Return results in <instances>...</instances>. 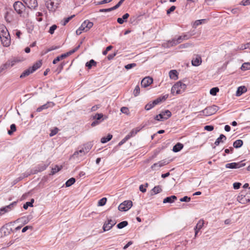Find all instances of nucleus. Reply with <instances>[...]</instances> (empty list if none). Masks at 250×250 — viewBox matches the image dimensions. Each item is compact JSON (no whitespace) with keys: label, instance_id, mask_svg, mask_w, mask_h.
<instances>
[{"label":"nucleus","instance_id":"1","mask_svg":"<svg viewBox=\"0 0 250 250\" xmlns=\"http://www.w3.org/2000/svg\"><path fill=\"white\" fill-rule=\"evenodd\" d=\"M13 8L16 12L21 17L27 18L29 15V9L20 1H17L13 4Z\"/></svg>","mask_w":250,"mask_h":250},{"label":"nucleus","instance_id":"2","mask_svg":"<svg viewBox=\"0 0 250 250\" xmlns=\"http://www.w3.org/2000/svg\"><path fill=\"white\" fill-rule=\"evenodd\" d=\"M187 88V85L181 82H177L171 88V93L174 95L175 94H180L185 91Z\"/></svg>","mask_w":250,"mask_h":250},{"label":"nucleus","instance_id":"3","mask_svg":"<svg viewBox=\"0 0 250 250\" xmlns=\"http://www.w3.org/2000/svg\"><path fill=\"white\" fill-rule=\"evenodd\" d=\"M4 19L7 23H12L16 21L17 16L12 9H8L5 13Z\"/></svg>","mask_w":250,"mask_h":250},{"label":"nucleus","instance_id":"4","mask_svg":"<svg viewBox=\"0 0 250 250\" xmlns=\"http://www.w3.org/2000/svg\"><path fill=\"white\" fill-rule=\"evenodd\" d=\"M61 0H45V5L50 11H55L58 8Z\"/></svg>","mask_w":250,"mask_h":250},{"label":"nucleus","instance_id":"5","mask_svg":"<svg viewBox=\"0 0 250 250\" xmlns=\"http://www.w3.org/2000/svg\"><path fill=\"white\" fill-rule=\"evenodd\" d=\"M219 109V107L215 105L208 106L204 110L200 111V114L202 113L206 116H208L215 114Z\"/></svg>","mask_w":250,"mask_h":250},{"label":"nucleus","instance_id":"6","mask_svg":"<svg viewBox=\"0 0 250 250\" xmlns=\"http://www.w3.org/2000/svg\"><path fill=\"white\" fill-rule=\"evenodd\" d=\"M171 116V113L169 110L162 111L159 114L156 115L154 119L157 121H164L167 120Z\"/></svg>","mask_w":250,"mask_h":250},{"label":"nucleus","instance_id":"7","mask_svg":"<svg viewBox=\"0 0 250 250\" xmlns=\"http://www.w3.org/2000/svg\"><path fill=\"white\" fill-rule=\"evenodd\" d=\"M132 206V202L130 200L123 202L118 207V209L121 211H126L129 210Z\"/></svg>","mask_w":250,"mask_h":250},{"label":"nucleus","instance_id":"8","mask_svg":"<svg viewBox=\"0 0 250 250\" xmlns=\"http://www.w3.org/2000/svg\"><path fill=\"white\" fill-rule=\"evenodd\" d=\"M49 164L42 163L39 164L31 170V174H37L46 169Z\"/></svg>","mask_w":250,"mask_h":250},{"label":"nucleus","instance_id":"9","mask_svg":"<svg viewBox=\"0 0 250 250\" xmlns=\"http://www.w3.org/2000/svg\"><path fill=\"white\" fill-rule=\"evenodd\" d=\"M245 165V163H243V161H241L239 163H228L226 164L225 167L227 168H239L244 167Z\"/></svg>","mask_w":250,"mask_h":250},{"label":"nucleus","instance_id":"10","mask_svg":"<svg viewBox=\"0 0 250 250\" xmlns=\"http://www.w3.org/2000/svg\"><path fill=\"white\" fill-rule=\"evenodd\" d=\"M116 224L115 220H113L111 219H107V221L105 222L103 225V230L104 231H106L110 229L113 226Z\"/></svg>","mask_w":250,"mask_h":250},{"label":"nucleus","instance_id":"11","mask_svg":"<svg viewBox=\"0 0 250 250\" xmlns=\"http://www.w3.org/2000/svg\"><path fill=\"white\" fill-rule=\"evenodd\" d=\"M168 163V162H167L166 160H163L154 164L151 166L150 168L152 170H158L161 167L166 165Z\"/></svg>","mask_w":250,"mask_h":250},{"label":"nucleus","instance_id":"12","mask_svg":"<svg viewBox=\"0 0 250 250\" xmlns=\"http://www.w3.org/2000/svg\"><path fill=\"white\" fill-rule=\"evenodd\" d=\"M93 22H90L88 20H86L82 23L80 27L82 29H83V31L86 32L89 30L93 26Z\"/></svg>","mask_w":250,"mask_h":250},{"label":"nucleus","instance_id":"13","mask_svg":"<svg viewBox=\"0 0 250 250\" xmlns=\"http://www.w3.org/2000/svg\"><path fill=\"white\" fill-rule=\"evenodd\" d=\"M90 148H91L90 147H88L87 148L85 147L84 149L82 148V149H81L79 151H75L72 157L74 158H77V157H78V156L79 155H80V156H83L89 151Z\"/></svg>","mask_w":250,"mask_h":250},{"label":"nucleus","instance_id":"14","mask_svg":"<svg viewBox=\"0 0 250 250\" xmlns=\"http://www.w3.org/2000/svg\"><path fill=\"white\" fill-rule=\"evenodd\" d=\"M12 229L8 228L6 226H3L0 229V238L8 235L10 234Z\"/></svg>","mask_w":250,"mask_h":250},{"label":"nucleus","instance_id":"15","mask_svg":"<svg viewBox=\"0 0 250 250\" xmlns=\"http://www.w3.org/2000/svg\"><path fill=\"white\" fill-rule=\"evenodd\" d=\"M237 200L242 204H246L250 201V195L247 193L245 195H241L238 196Z\"/></svg>","mask_w":250,"mask_h":250},{"label":"nucleus","instance_id":"16","mask_svg":"<svg viewBox=\"0 0 250 250\" xmlns=\"http://www.w3.org/2000/svg\"><path fill=\"white\" fill-rule=\"evenodd\" d=\"M1 43L4 46L8 47L10 45L11 43V39L10 34H9V36H4L3 37L0 38Z\"/></svg>","mask_w":250,"mask_h":250},{"label":"nucleus","instance_id":"17","mask_svg":"<svg viewBox=\"0 0 250 250\" xmlns=\"http://www.w3.org/2000/svg\"><path fill=\"white\" fill-rule=\"evenodd\" d=\"M153 82V79L149 77H146L144 78L141 81V85L144 87H146L151 84Z\"/></svg>","mask_w":250,"mask_h":250},{"label":"nucleus","instance_id":"18","mask_svg":"<svg viewBox=\"0 0 250 250\" xmlns=\"http://www.w3.org/2000/svg\"><path fill=\"white\" fill-rule=\"evenodd\" d=\"M18 62L19 61L18 60H14L11 62H7L5 64H3L0 67V73L2 72L3 70L7 68L8 67L13 66L17 62Z\"/></svg>","mask_w":250,"mask_h":250},{"label":"nucleus","instance_id":"19","mask_svg":"<svg viewBox=\"0 0 250 250\" xmlns=\"http://www.w3.org/2000/svg\"><path fill=\"white\" fill-rule=\"evenodd\" d=\"M9 34V32L6 26L3 24L0 23V38H1V37H3L4 36L8 37Z\"/></svg>","mask_w":250,"mask_h":250},{"label":"nucleus","instance_id":"20","mask_svg":"<svg viewBox=\"0 0 250 250\" xmlns=\"http://www.w3.org/2000/svg\"><path fill=\"white\" fill-rule=\"evenodd\" d=\"M28 2H25L24 3L29 9H35L38 6L37 0H28Z\"/></svg>","mask_w":250,"mask_h":250},{"label":"nucleus","instance_id":"21","mask_svg":"<svg viewBox=\"0 0 250 250\" xmlns=\"http://www.w3.org/2000/svg\"><path fill=\"white\" fill-rule=\"evenodd\" d=\"M142 128L139 127L133 129L126 136L128 139L134 137L136 134L141 130Z\"/></svg>","mask_w":250,"mask_h":250},{"label":"nucleus","instance_id":"22","mask_svg":"<svg viewBox=\"0 0 250 250\" xmlns=\"http://www.w3.org/2000/svg\"><path fill=\"white\" fill-rule=\"evenodd\" d=\"M162 191V188L161 186H155L151 190L150 195H154L156 194L159 193L161 192Z\"/></svg>","mask_w":250,"mask_h":250},{"label":"nucleus","instance_id":"23","mask_svg":"<svg viewBox=\"0 0 250 250\" xmlns=\"http://www.w3.org/2000/svg\"><path fill=\"white\" fill-rule=\"evenodd\" d=\"M176 38H174L171 40L168 41L167 43L164 44V46L167 47H170L178 44Z\"/></svg>","mask_w":250,"mask_h":250},{"label":"nucleus","instance_id":"24","mask_svg":"<svg viewBox=\"0 0 250 250\" xmlns=\"http://www.w3.org/2000/svg\"><path fill=\"white\" fill-rule=\"evenodd\" d=\"M52 105V106H53L54 104L52 102H47L46 104L39 107L37 109V112H41L43 109H45L48 108L49 107H50Z\"/></svg>","mask_w":250,"mask_h":250},{"label":"nucleus","instance_id":"25","mask_svg":"<svg viewBox=\"0 0 250 250\" xmlns=\"http://www.w3.org/2000/svg\"><path fill=\"white\" fill-rule=\"evenodd\" d=\"M177 199V197L175 195H171L169 197H167L165 198L163 200V203H172L174 202L175 200Z\"/></svg>","mask_w":250,"mask_h":250},{"label":"nucleus","instance_id":"26","mask_svg":"<svg viewBox=\"0 0 250 250\" xmlns=\"http://www.w3.org/2000/svg\"><path fill=\"white\" fill-rule=\"evenodd\" d=\"M247 89L246 87H245V86H239L237 88V90L236 91V95L237 96H240L242 94L246 92L247 91Z\"/></svg>","mask_w":250,"mask_h":250},{"label":"nucleus","instance_id":"27","mask_svg":"<svg viewBox=\"0 0 250 250\" xmlns=\"http://www.w3.org/2000/svg\"><path fill=\"white\" fill-rule=\"evenodd\" d=\"M227 140L226 137L223 135L221 134L215 141L214 144L216 146H218L221 143H223L225 141Z\"/></svg>","mask_w":250,"mask_h":250},{"label":"nucleus","instance_id":"28","mask_svg":"<svg viewBox=\"0 0 250 250\" xmlns=\"http://www.w3.org/2000/svg\"><path fill=\"white\" fill-rule=\"evenodd\" d=\"M42 64V61H39L34 63L32 67H29L33 73L41 67Z\"/></svg>","mask_w":250,"mask_h":250},{"label":"nucleus","instance_id":"29","mask_svg":"<svg viewBox=\"0 0 250 250\" xmlns=\"http://www.w3.org/2000/svg\"><path fill=\"white\" fill-rule=\"evenodd\" d=\"M201 58L199 56H197L195 58H194L191 62L192 64L195 66H199L201 63Z\"/></svg>","mask_w":250,"mask_h":250},{"label":"nucleus","instance_id":"30","mask_svg":"<svg viewBox=\"0 0 250 250\" xmlns=\"http://www.w3.org/2000/svg\"><path fill=\"white\" fill-rule=\"evenodd\" d=\"M170 79L176 80L178 79V72L176 70H171L169 72Z\"/></svg>","mask_w":250,"mask_h":250},{"label":"nucleus","instance_id":"31","mask_svg":"<svg viewBox=\"0 0 250 250\" xmlns=\"http://www.w3.org/2000/svg\"><path fill=\"white\" fill-rule=\"evenodd\" d=\"M183 147V144L178 143L176 144L173 147V151L175 152H177L180 151Z\"/></svg>","mask_w":250,"mask_h":250},{"label":"nucleus","instance_id":"32","mask_svg":"<svg viewBox=\"0 0 250 250\" xmlns=\"http://www.w3.org/2000/svg\"><path fill=\"white\" fill-rule=\"evenodd\" d=\"M96 64L97 62L94 60L92 59L86 63L85 66L87 67L88 69H90L92 66H96Z\"/></svg>","mask_w":250,"mask_h":250},{"label":"nucleus","instance_id":"33","mask_svg":"<svg viewBox=\"0 0 250 250\" xmlns=\"http://www.w3.org/2000/svg\"><path fill=\"white\" fill-rule=\"evenodd\" d=\"M32 73H33V72L30 69V68H28L27 69L24 70L22 73V74L20 76V78H24V77H25L26 76H28V75H29L30 74Z\"/></svg>","mask_w":250,"mask_h":250},{"label":"nucleus","instance_id":"34","mask_svg":"<svg viewBox=\"0 0 250 250\" xmlns=\"http://www.w3.org/2000/svg\"><path fill=\"white\" fill-rule=\"evenodd\" d=\"M243 144V142L241 140H237L234 142L233 146L235 148H238L240 147Z\"/></svg>","mask_w":250,"mask_h":250},{"label":"nucleus","instance_id":"35","mask_svg":"<svg viewBox=\"0 0 250 250\" xmlns=\"http://www.w3.org/2000/svg\"><path fill=\"white\" fill-rule=\"evenodd\" d=\"M67 56L65 53L62 54L61 55L58 56L56 58H55L53 61V63L56 64L58 62L62 60V59L65 58Z\"/></svg>","mask_w":250,"mask_h":250},{"label":"nucleus","instance_id":"36","mask_svg":"<svg viewBox=\"0 0 250 250\" xmlns=\"http://www.w3.org/2000/svg\"><path fill=\"white\" fill-rule=\"evenodd\" d=\"M82 43H83V41L81 42L80 44L77 46H76L74 49L71 50L69 52L65 53L66 55H67V56L70 55L72 54L73 53H74V52H75L76 51H77L79 49V48L80 47V46L82 44Z\"/></svg>","mask_w":250,"mask_h":250},{"label":"nucleus","instance_id":"37","mask_svg":"<svg viewBox=\"0 0 250 250\" xmlns=\"http://www.w3.org/2000/svg\"><path fill=\"white\" fill-rule=\"evenodd\" d=\"M241 69L242 71H246L250 69V62H244L242 64Z\"/></svg>","mask_w":250,"mask_h":250},{"label":"nucleus","instance_id":"38","mask_svg":"<svg viewBox=\"0 0 250 250\" xmlns=\"http://www.w3.org/2000/svg\"><path fill=\"white\" fill-rule=\"evenodd\" d=\"M112 138V135L111 134H108L106 137H103L101 140V142L102 143H106V142L110 141Z\"/></svg>","mask_w":250,"mask_h":250},{"label":"nucleus","instance_id":"39","mask_svg":"<svg viewBox=\"0 0 250 250\" xmlns=\"http://www.w3.org/2000/svg\"><path fill=\"white\" fill-rule=\"evenodd\" d=\"M103 117V115L102 113H97L93 116L92 118L93 120L101 121V122L103 120V119H102Z\"/></svg>","mask_w":250,"mask_h":250},{"label":"nucleus","instance_id":"40","mask_svg":"<svg viewBox=\"0 0 250 250\" xmlns=\"http://www.w3.org/2000/svg\"><path fill=\"white\" fill-rule=\"evenodd\" d=\"M62 167H59L58 165H56L51 169L50 175H54L61 169Z\"/></svg>","mask_w":250,"mask_h":250},{"label":"nucleus","instance_id":"41","mask_svg":"<svg viewBox=\"0 0 250 250\" xmlns=\"http://www.w3.org/2000/svg\"><path fill=\"white\" fill-rule=\"evenodd\" d=\"M75 182V179L74 178H71L68 180L65 183V186L66 187H70Z\"/></svg>","mask_w":250,"mask_h":250},{"label":"nucleus","instance_id":"42","mask_svg":"<svg viewBox=\"0 0 250 250\" xmlns=\"http://www.w3.org/2000/svg\"><path fill=\"white\" fill-rule=\"evenodd\" d=\"M128 225V222L126 221H122L119 223L117 225V227L119 229H122L124 227H126Z\"/></svg>","mask_w":250,"mask_h":250},{"label":"nucleus","instance_id":"43","mask_svg":"<svg viewBox=\"0 0 250 250\" xmlns=\"http://www.w3.org/2000/svg\"><path fill=\"white\" fill-rule=\"evenodd\" d=\"M34 202V200L33 199H32L31 200L30 202H27L25 204L23 205V208L25 209H27L28 208V207H32L33 206V203Z\"/></svg>","mask_w":250,"mask_h":250},{"label":"nucleus","instance_id":"44","mask_svg":"<svg viewBox=\"0 0 250 250\" xmlns=\"http://www.w3.org/2000/svg\"><path fill=\"white\" fill-rule=\"evenodd\" d=\"M205 20V19L196 20L193 24V27L196 28L197 26L202 24Z\"/></svg>","mask_w":250,"mask_h":250},{"label":"nucleus","instance_id":"45","mask_svg":"<svg viewBox=\"0 0 250 250\" xmlns=\"http://www.w3.org/2000/svg\"><path fill=\"white\" fill-rule=\"evenodd\" d=\"M204 224V221L203 220H200L195 228H196V229H198V230H200L202 228Z\"/></svg>","mask_w":250,"mask_h":250},{"label":"nucleus","instance_id":"46","mask_svg":"<svg viewBox=\"0 0 250 250\" xmlns=\"http://www.w3.org/2000/svg\"><path fill=\"white\" fill-rule=\"evenodd\" d=\"M250 49V42L246 44H242L238 49L240 50H244L246 49Z\"/></svg>","mask_w":250,"mask_h":250},{"label":"nucleus","instance_id":"47","mask_svg":"<svg viewBox=\"0 0 250 250\" xmlns=\"http://www.w3.org/2000/svg\"><path fill=\"white\" fill-rule=\"evenodd\" d=\"M16 130V126L15 124H12L10 125V130L8 131V133L9 135H12L13 133Z\"/></svg>","mask_w":250,"mask_h":250},{"label":"nucleus","instance_id":"48","mask_svg":"<svg viewBox=\"0 0 250 250\" xmlns=\"http://www.w3.org/2000/svg\"><path fill=\"white\" fill-rule=\"evenodd\" d=\"M106 198L104 197L99 201L98 205L99 206H103L106 204Z\"/></svg>","mask_w":250,"mask_h":250},{"label":"nucleus","instance_id":"49","mask_svg":"<svg viewBox=\"0 0 250 250\" xmlns=\"http://www.w3.org/2000/svg\"><path fill=\"white\" fill-rule=\"evenodd\" d=\"M17 202L15 201L13 203H11L10 205L6 206V208L8 209V211H10L14 207L17 205Z\"/></svg>","mask_w":250,"mask_h":250},{"label":"nucleus","instance_id":"50","mask_svg":"<svg viewBox=\"0 0 250 250\" xmlns=\"http://www.w3.org/2000/svg\"><path fill=\"white\" fill-rule=\"evenodd\" d=\"M219 88L218 87H213L210 90V94L213 96L216 95L217 93L219 91Z\"/></svg>","mask_w":250,"mask_h":250},{"label":"nucleus","instance_id":"51","mask_svg":"<svg viewBox=\"0 0 250 250\" xmlns=\"http://www.w3.org/2000/svg\"><path fill=\"white\" fill-rule=\"evenodd\" d=\"M193 35V34L190 33L189 32L185 33L182 35L183 39H184V40H188L190 39Z\"/></svg>","mask_w":250,"mask_h":250},{"label":"nucleus","instance_id":"52","mask_svg":"<svg viewBox=\"0 0 250 250\" xmlns=\"http://www.w3.org/2000/svg\"><path fill=\"white\" fill-rule=\"evenodd\" d=\"M140 90V86L138 85H136L133 91V94L135 97L137 96L139 94Z\"/></svg>","mask_w":250,"mask_h":250},{"label":"nucleus","instance_id":"53","mask_svg":"<svg viewBox=\"0 0 250 250\" xmlns=\"http://www.w3.org/2000/svg\"><path fill=\"white\" fill-rule=\"evenodd\" d=\"M59 48V46H52V47L47 49L44 54H46L47 53H48L50 51H53V50H56V49H57Z\"/></svg>","mask_w":250,"mask_h":250},{"label":"nucleus","instance_id":"54","mask_svg":"<svg viewBox=\"0 0 250 250\" xmlns=\"http://www.w3.org/2000/svg\"><path fill=\"white\" fill-rule=\"evenodd\" d=\"M57 28V26L56 24L52 25L49 30L48 32L50 34H53L54 33L55 30Z\"/></svg>","mask_w":250,"mask_h":250},{"label":"nucleus","instance_id":"55","mask_svg":"<svg viewBox=\"0 0 250 250\" xmlns=\"http://www.w3.org/2000/svg\"><path fill=\"white\" fill-rule=\"evenodd\" d=\"M154 104H153V102L152 103H149L145 106V109L146 110H149L151 109L152 108H153L154 106Z\"/></svg>","mask_w":250,"mask_h":250},{"label":"nucleus","instance_id":"56","mask_svg":"<svg viewBox=\"0 0 250 250\" xmlns=\"http://www.w3.org/2000/svg\"><path fill=\"white\" fill-rule=\"evenodd\" d=\"M9 212L8 209L6 208V206L0 208V216Z\"/></svg>","mask_w":250,"mask_h":250},{"label":"nucleus","instance_id":"57","mask_svg":"<svg viewBox=\"0 0 250 250\" xmlns=\"http://www.w3.org/2000/svg\"><path fill=\"white\" fill-rule=\"evenodd\" d=\"M136 66V64L135 63H129L125 65V67L126 69L128 70L130 69L135 66Z\"/></svg>","mask_w":250,"mask_h":250},{"label":"nucleus","instance_id":"58","mask_svg":"<svg viewBox=\"0 0 250 250\" xmlns=\"http://www.w3.org/2000/svg\"><path fill=\"white\" fill-rule=\"evenodd\" d=\"M58 132V128L55 127L54 129L51 130V132L49 134L50 136L52 137L56 135Z\"/></svg>","mask_w":250,"mask_h":250},{"label":"nucleus","instance_id":"59","mask_svg":"<svg viewBox=\"0 0 250 250\" xmlns=\"http://www.w3.org/2000/svg\"><path fill=\"white\" fill-rule=\"evenodd\" d=\"M74 16H75V15H72V16H70V17H67V18H65V19H64V21H63V23H62V24L63 25H65L67 23H68V22L69 21H70V20L72 18H73Z\"/></svg>","mask_w":250,"mask_h":250},{"label":"nucleus","instance_id":"60","mask_svg":"<svg viewBox=\"0 0 250 250\" xmlns=\"http://www.w3.org/2000/svg\"><path fill=\"white\" fill-rule=\"evenodd\" d=\"M190 197H188L187 196H184V197L181 198L180 199V201L181 202H188L190 201Z\"/></svg>","mask_w":250,"mask_h":250},{"label":"nucleus","instance_id":"61","mask_svg":"<svg viewBox=\"0 0 250 250\" xmlns=\"http://www.w3.org/2000/svg\"><path fill=\"white\" fill-rule=\"evenodd\" d=\"M113 48L112 46L111 45H109L108 46H107L105 50H104L103 52V54L104 55H106L108 52V51H109V50H110L112 48Z\"/></svg>","mask_w":250,"mask_h":250},{"label":"nucleus","instance_id":"62","mask_svg":"<svg viewBox=\"0 0 250 250\" xmlns=\"http://www.w3.org/2000/svg\"><path fill=\"white\" fill-rule=\"evenodd\" d=\"M214 129V127L212 125H206L204 127V129L208 131H210L213 130Z\"/></svg>","mask_w":250,"mask_h":250},{"label":"nucleus","instance_id":"63","mask_svg":"<svg viewBox=\"0 0 250 250\" xmlns=\"http://www.w3.org/2000/svg\"><path fill=\"white\" fill-rule=\"evenodd\" d=\"M241 185V184L240 183L236 182L233 183V188L235 189H239Z\"/></svg>","mask_w":250,"mask_h":250},{"label":"nucleus","instance_id":"64","mask_svg":"<svg viewBox=\"0 0 250 250\" xmlns=\"http://www.w3.org/2000/svg\"><path fill=\"white\" fill-rule=\"evenodd\" d=\"M176 9V7L175 6H172L167 11V15L169 14L171 12L174 11Z\"/></svg>","mask_w":250,"mask_h":250}]
</instances>
